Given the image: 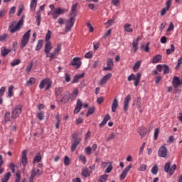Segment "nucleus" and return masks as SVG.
Returning a JSON list of instances; mask_svg holds the SVG:
<instances>
[{
	"label": "nucleus",
	"instance_id": "c85d7f7f",
	"mask_svg": "<svg viewBox=\"0 0 182 182\" xmlns=\"http://www.w3.org/2000/svg\"><path fill=\"white\" fill-rule=\"evenodd\" d=\"M77 9V3L75 4H73L71 7V13H70V15H73V16H76V13Z\"/></svg>",
	"mask_w": 182,
	"mask_h": 182
},
{
	"label": "nucleus",
	"instance_id": "a878e982",
	"mask_svg": "<svg viewBox=\"0 0 182 182\" xmlns=\"http://www.w3.org/2000/svg\"><path fill=\"white\" fill-rule=\"evenodd\" d=\"M78 93H79V90H77V88L75 89L71 93V95H70V99H71V100H75V99L77 97Z\"/></svg>",
	"mask_w": 182,
	"mask_h": 182
},
{
	"label": "nucleus",
	"instance_id": "2f4dec72",
	"mask_svg": "<svg viewBox=\"0 0 182 182\" xmlns=\"http://www.w3.org/2000/svg\"><path fill=\"white\" fill-rule=\"evenodd\" d=\"M131 26L132 25L130 23H126L124 26V31H125V32H133V28Z\"/></svg>",
	"mask_w": 182,
	"mask_h": 182
},
{
	"label": "nucleus",
	"instance_id": "5701e85b",
	"mask_svg": "<svg viewBox=\"0 0 182 182\" xmlns=\"http://www.w3.org/2000/svg\"><path fill=\"white\" fill-rule=\"evenodd\" d=\"M173 87L177 88L179 85H181V80L178 77H174L173 80Z\"/></svg>",
	"mask_w": 182,
	"mask_h": 182
},
{
	"label": "nucleus",
	"instance_id": "393cba45",
	"mask_svg": "<svg viewBox=\"0 0 182 182\" xmlns=\"http://www.w3.org/2000/svg\"><path fill=\"white\" fill-rule=\"evenodd\" d=\"M55 95L57 97L62 96V93L63 92V87H58L55 88Z\"/></svg>",
	"mask_w": 182,
	"mask_h": 182
},
{
	"label": "nucleus",
	"instance_id": "4d7b16f0",
	"mask_svg": "<svg viewBox=\"0 0 182 182\" xmlns=\"http://www.w3.org/2000/svg\"><path fill=\"white\" fill-rule=\"evenodd\" d=\"M79 159L80 161L82 162L83 164H86L87 159H86V156H85V155H80Z\"/></svg>",
	"mask_w": 182,
	"mask_h": 182
},
{
	"label": "nucleus",
	"instance_id": "423d86ee",
	"mask_svg": "<svg viewBox=\"0 0 182 182\" xmlns=\"http://www.w3.org/2000/svg\"><path fill=\"white\" fill-rule=\"evenodd\" d=\"M75 17H70V19L65 21V31L66 32H70L73 25H75Z\"/></svg>",
	"mask_w": 182,
	"mask_h": 182
},
{
	"label": "nucleus",
	"instance_id": "b1692460",
	"mask_svg": "<svg viewBox=\"0 0 182 182\" xmlns=\"http://www.w3.org/2000/svg\"><path fill=\"white\" fill-rule=\"evenodd\" d=\"M109 120H110V115H105L102 122L99 124L100 127H103V126H105V124H106Z\"/></svg>",
	"mask_w": 182,
	"mask_h": 182
},
{
	"label": "nucleus",
	"instance_id": "0eeeda50",
	"mask_svg": "<svg viewBox=\"0 0 182 182\" xmlns=\"http://www.w3.org/2000/svg\"><path fill=\"white\" fill-rule=\"evenodd\" d=\"M22 113V105H18L16 106L14 109L12 111L11 118L16 119Z\"/></svg>",
	"mask_w": 182,
	"mask_h": 182
},
{
	"label": "nucleus",
	"instance_id": "13d9d810",
	"mask_svg": "<svg viewBox=\"0 0 182 182\" xmlns=\"http://www.w3.org/2000/svg\"><path fill=\"white\" fill-rule=\"evenodd\" d=\"M37 117L41 122H42V120H43V117H45V114H43V112H38L37 113Z\"/></svg>",
	"mask_w": 182,
	"mask_h": 182
},
{
	"label": "nucleus",
	"instance_id": "473e14b6",
	"mask_svg": "<svg viewBox=\"0 0 182 182\" xmlns=\"http://www.w3.org/2000/svg\"><path fill=\"white\" fill-rule=\"evenodd\" d=\"M161 61V55L159 54L154 57L152 60V63H159Z\"/></svg>",
	"mask_w": 182,
	"mask_h": 182
},
{
	"label": "nucleus",
	"instance_id": "338daca9",
	"mask_svg": "<svg viewBox=\"0 0 182 182\" xmlns=\"http://www.w3.org/2000/svg\"><path fill=\"white\" fill-rule=\"evenodd\" d=\"M46 85H47L46 87V90H49V89H50V87H52V81H50V80H48Z\"/></svg>",
	"mask_w": 182,
	"mask_h": 182
},
{
	"label": "nucleus",
	"instance_id": "1a4fd4ad",
	"mask_svg": "<svg viewBox=\"0 0 182 182\" xmlns=\"http://www.w3.org/2000/svg\"><path fill=\"white\" fill-rule=\"evenodd\" d=\"M167 148L166 147V145H162L159 147L158 150V156L159 157H166L167 156Z\"/></svg>",
	"mask_w": 182,
	"mask_h": 182
},
{
	"label": "nucleus",
	"instance_id": "4468645a",
	"mask_svg": "<svg viewBox=\"0 0 182 182\" xmlns=\"http://www.w3.org/2000/svg\"><path fill=\"white\" fill-rule=\"evenodd\" d=\"M110 77H112V73H108L107 75H105L100 81L99 85L100 86L103 85H106L108 82V80L110 79Z\"/></svg>",
	"mask_w": 182,
	"mask_h": 182
},
{
	"label": "nucleus",
	"instance_id": "f257e3e1",
	"mask_svg": "<svg viewBox=\"0 0 182 182\" xmlns=\"http://www.w3.org/2000/svg\"><path fill=\"white\" fill-rule=\"evenodd\" d=\"M23 25V16H22L16 23V21H12L9 26V31L10 33H15L21 29V26Z\"/></svg>",
	"mask_w": 182,
	"mask_h": 182
},
{
	"label": "nucleus",
	"instance_id": "412c9836",
	"mask_svg": "<svg viewBox=\"0 0 182 182\" xmlns=\"http://www.w3.org/2000/svg\"><path fill=\"white\" fill-rule=\"evenodd\" d=\"M12 176V173L11 172L6 173L3 178H1V182H8L9 181V178H11V176Z\"/></svg>",
	"mask_w": 182,
	"mask_h": 182
},
{
	"label": "nucleus",
	"instance_id": "e2e57ef3",
	"mask_svg": "<svg viewBox=\"0 0 182 182\" xmlns=\"http://www.w3.org/2000/svg\"><path fill=\"white\" fill-rule=\"evenodd\" d=\"M135 79H137V76L134 75L133 73L128 77L129 82H131V80H135Z\"/></svg>",
	"mask_w": 182,
	"mask_h": 182
},
{
	"label": "nucleus",
	"instance_id": "cd10ccee",
	"mask_svg": "<svg viewBox=\"0 0 182 182\" xmlns=\"http://www.w3.org/2000/svg\"><path fill=\"white\" fill-rule=\"evenodd\" d=\"M140 79H141V74L140 73H137L136 79L135 78L134 85L136 87L139 86V83L140 82Z\"/></svg>",
	"mask_w": 182,
	"mask_h": 182
},
{
	"label": "nucleus",
	"instance_id": "a18cd8bd",
	"mask_svg": "<svg viewBox=\"0 0 182 182\" xmlns=\"http://www.w3.org/2000/svg\"><path fill=\"white\" fill-rule=\"evenodd\" d=\"M149 46H150V42L146 43V46H141V49H144L145 52H149L150 48Z\"/></svg>",
	"mask_w": 182,
	"mask_h": 182
},
{
	"label": "nucleus",
	"instance_id": "37998d69",
	"mask_svg": "<svg viewBox=\"0 0 182 182\" xmlns=\"http://www.w3.org/2000/svg\"><path fill=\"white\" fill-rule=\"evenodd\" d=\"M95 107H90L86 114V117H89V116H90V114H93L95 113Z\"/></svg>",
	"mask_w": 182,
	"mask_h": 182
},
{
	"label": "nucleus",
	"instance_id": "7ed1b4c3",
	"mask_svg": "<svg viewBox=\"0 0 182 182\" xmlns=\"http://www.w3.org/2000/svg\"><path fill=\"white\" fill-rule=\"evenodd\" d=\"M42 176V171L38 168H33L31 171L30 177L28 178L29 182H33L36 177H41Z\"/></svg>",
	"mask_w": 182,
	"mask_h": 182
},
{
	"label": "nucleus",
	"instance_id": "a211bd4d",
	"mask_svg": "<svg viewBox=\"0 0 182 182\" xmlns=\"http://www.w3.org/2000/svg\"><path fill=\"white\" fill-rule=\"evenodd\" d=\"M117 107H119V101L117 100V98H115L112 101V113L116 112V110H117Z\"/></svg>",
	"mask_w": 182,
	"mask_h": 182
},
{
	"label": "nucleus",
	"instance_id": "7c9ffc66",
	"mask_svg": "<svg viewBox=\"0 0 182 182\" xmlns=\"http://www.w3.org/2000/svg\"><path fill=\"white\" fill-rule=\"evenodd\" d=\"M42 46H43V40H39L37 43L35 50H41V49H42Z\"/></svg>",
	"mask_w": 182,
	"mask_h": 182
},
{
	"label": "nucleus",
	"instance_id": "9d476101",
	"mask_svg": "<svg viewBox=\"0 0 182 182\" xmlns=\"http://www.w3.org/2000/svg\"><path fill=\"white\" fill-rule=\"evenodd\" d=\"M70 100V92L69 91H66L64 92L63 96H62L61 100H60V103H63V105H66Z\"/></svg>",
	"mask_w": 182,
	"mask_h": 182
},
{
	"label": "nucleus",
	"instance_id": "de8ad7c7",
	"mask_svg": "<svg viewBox=\"0 0 182 182\" xmlns=\"http://www.w3.org/2000/svg\"><path fill=\"white\" fill-rule=\"evenodd\" d=\"M64 164H65V166H70V159H69V156H65L64 157Z\"/></svg>",
	"mask_w": 182,
	"mask_h": 182
},
{
	"label": "nucleus",
	"instance_id": "603ef678",
	"mask_svg": "<svg viewBox=\"0 0 182 182\" xmlns=\"http://www.w3.org/2000/svg\"><path fill=\"white\" fill-rule=\"evenodd\" d=\"M52 37V33L50 31H48L46 35V42H50V39Z\"/></svg>",
	"mask_w": 182,
	"mask_h": 182
},
{
	"label": "nucleus",
	"instance_id": "0e129e2a",
	"mask_svg": "<svg viewBox=\"0 0 182 182\" xmlns=\"http://www.w3.org/2000/svg\"><path fill=\"white\" fill-rule=\"evenodd\" d=\"M113 170V166L110 164L106 168L105 173H111Z\"/></svg>",
	"mask_w": 182,
	"mask_h": 182
},
{
	"label": "nucleus",
	"instance_id": "8fccbe9b",
	"mask_svg": "<svg viewBox=\"0 0 182 182\" xmlns=\"http://www.w3.org/2000/svg\"><path fill=\"white\" fill-rule=\"evenodd\" d=\"M116 138V134L114 132L111 133L109 136L107 138V141H110Z\"/></svg>",
	"mask_w": 182,
	"mask_h": 182
},
{
	"label": "nucleus",
	"instance_id": "052dcab7",
	"mask_svg": "<svg viewBox=\"0 0 182 182\" xmlns=\"http://www.w3.org/2000/svg\"><path fill=\"white\" fill-rule=\"evenodd\" d=\"M180 65H182V55L180 58L178 59V63L176 66L175 67V69L177 70L180 68Z\"/></svg>",
	"mask_w": 182,
	"mask_h": 182
},
{
	"label": "nucleus",
	"instance_id": "a19ab883",
	"mask_svg": "<svg viewBox=\"0 0 182 182\" xmlns=\"http://www.w3.org/2000/svg\"><path fill=\"white\" fill-rule=\"evenodd\" d=\"M151 173H152V174H154V176H156V174L159 173V166L157 165H154L151 170Z\"/></svg>",
	"mask_w": 182,
	"mask_h": 182
},
{
	"label": "nucleus",
	"instance_id": "dca6fc26",
	"mask_svg": "<svg viewBox=\"0 0 182 182\" xmlns=\"http://www.w3.org/2000/svg\"><path fill=\"white\" fill-rule=\"evenodd\" d=\"M27 156V151L26 150H23L22 151V159H21V164H23V167H26V164H28V158Z\"/></svg>",
	"mask_w": 182,
	"mask_h": 182
},
{
	"label": "nucleus",
	"instance_id": "4be33fe9",
	"mask_svg": "<svg viewBox=\"0 0 182 182\" xmlns=\"http://www.w3.org/2000/svg\"><path fill=\"white\" fill-rule=\"evenodd\" d=\"M37 5H38L37 0H31V4H30V9L32 12L36 11Z\"/></svg>",
	"mask_w": 182,
	"mask_h": 182
},
{
	"label": "nucleus",
	"instance_id": "79ce46f5",
	"mask_svg": "<svg viewBox=\"0 0 182 182\" xmlns=\"http://www.w3.org/2000/svg\"><path fill=\"white\" fill-rule=\"evenodd\" d=\"M42 160V156H41V154H38L36 155L33 160V163L35 164V163H40V161Z\"/></svg>",
	"mask_w": 182,
	"mask_h": 182
},
{
	"label": "nucleus",
	"instance_id": "6ab92c4d",
	"mask_svg": "<svg viewBox=\"0 0 182 182\" xmlns=\"http://www.w3.org/2000/svg\"><path fill=\"white\" fill-rule=\"evenodd\" d=\"M85 77V73H82L81 74L75 75L72 81V83H77L80 79H82Z\"/></svg>",
	"mask_w": 182,
	"mask_h": 182
},
{
	"label": "nucleus",
	"instance_id": "72a5a7b5",
	"mask_svg": "<svg viewBox=\"0 0 182 182\" xmlns=\"http://www.w3.org/2000/svg\"><path fill=\"white\" fill-rule=\"evenodd\" d=\"M141 65V61H137L133 66V69L134 72H137L139 69H140V66Z\"/></svg>",
	"mask_w": 182,
	"mask_h": 182
},
{
	"label": "nucleus",
	"instance_id": "9b49d317",
	"mask_svg": "<svg viewBox=\"0 0 182 182\" xmlns=\"http://www.w3.org/2000/svg\"><path fill=\"white\" fill-rule=\"evenodd\" d=\"M62 14H65V10L58 8L51 13L53 19H58V18H59V15H62Z\"/></svg>",
	"mask_w": 182,
	"mask_h": 182
},
{
	"label": "nucleus",
	"instance_id": "5fc2aeb1",
	"mask_svg": "<svg viewBox=\"0 0 182 182\" xmlns=\"http://www.w3.org/2000/svg\"><path fill=\"white\" fill-rule=\"evenodd\" d=\"M164 75H166V73H169L170 72V68H168V65H164Z\"/></svg>",
	"mask_w": 182,
	"mask_h": 182
},
{
	"label": "nucleus",
	"instance_id": "f704fd0d",
	"mask_svg": "<svg viewBox=\"0 0 182 182\" xmlns=\"http://www.w3.org/2000/svg\"><path fill=\"white\" fill-rule=\"evenodd\" d=\"M60 50H62V44L58 43L56 48L54 49V50L53 52L54 53H55L56 55H58L59 52H60Z\"/></svg>",
	"mask_w": 182,
	"mask_h": 182
},
{
	"label": "nucleus",
	"instance_id": "864d4df0",
	"mask_svg": "<svg viewBox=\"0 0 182 182\" xmlns=\"http://www.w3.org/2000/svg\"><path fill=\"white\" fill-rule=\"evenodd\" d=\"M19 63H21V60L19 59H16L11 63V65L12 67H14L16 66L17 65H19Z\"/></svg>",
	"mask_w": 182,
	"mask_h": 182
},
{
	"label": "nucleus",
	"instance_id": "774afa93",
	"mask_svg": "<svg viewBox=\"0 0 182 182\" xmlns=\"http://www.w3.org/2000/svg\"><path fill=\"white\" fill-rule=\"evenodd\" d=\"M6 38H8V34L4 33L1 36H0V42H4V41H5V39H6Z\"/></svg>",
	"mask_w": 182,
	"mask_h": 182
},
{
	"label": "nucleus",
	"instance_id": "c03bdc74",
	"mask_svg": "<svg viewBox=\"0 0 182 182\" xmlns=\"http://www.w3.org/2000/svg\"><path fill=\"white\" fill-rule=\"evenodd\" d=\"M107 177H109L108 175L107 174H104L102 176H100V180L98 182H106L107 181Z\"/></svg>",
	"mask_w": 182,
	"mask_h": 182
},
{
	"label": "nucleus",
	"instance_id": "4c0bfd02",
	"mask_svg": "<svg viewBox=\"0 0 182 182\" xmlns=\"http://www.w3.org/2000/svg\"><path fill=\"white\" fill-rule=\"evenodd\" d=\"M176 50V47H174V44L171 45V48L166 50V55H171L173 52Z\"/></svg>",
	"mask_w": 182,
	"mask_h": 182
},
{
	"label": "nucleus",
	"instance_id": "e433bc0d",
	"mask_svg": "<svg viewBox=\"0 0 182 182\" xmlns=\"http://www.w3.org/2000/svg\"><path fill=\"white\" fill-rule=\"evenodd\" d=\"M37 16H36V22H37V26H41V20L42 19L41 16V11H37Z\"/></svg>",
	"mask_w": 182,
	"mask_h": 182
},
{
	"label": "nucleus",
	"instance_id": "f8f14e48",
	"mask_svg": "<svg viewBox=\"0 0 182 182\" xmlns=\"http://www.w3.org/2000/svg\"><path fill=\"white\" fill-rule=\"evenodd\" d=\"M133 167V165L129 164L128 166H127L122 173L119 176V180H124L127 176V173L130 171V169Z\"/></svg>",
	"mask_w": 182,
	"mask_h": 182
},
{
	"label": "nucleus",
	"instance_id": "20e7f679",
	"mask_svg": "<svg viewBox=\"0 0 182 182\" xmlns=\"http://www.w3.org/2000/svg\"><path fill=\"white\" fill-rule=\"evenodd\" d=\"M176 168H177V166L173 164L171 166V162L168 161L165 164L164 171L166 173H168V174H171V176H173V174H174V171H176Z\"/></svg>",
	"mask_w": 182,
	"mask_h": 182
},
{
	"label": "nucleus",
	"instance_id": "680f3d73",
	"mask_svg": "<svg viewBox=\"0 0 182 182\" xmlns=\"http://www.w3.org/2000/svg\"><path fill=\"white\" fill-rule=\"evenodd\" d=\"M33 66V63H31L30 64H28V65L27 66V68L26 69V73H29V72H31V70H32Z\"/></svg>",
	"mask_w": 182,
	"mask_h": 182
},
{
	"label": "nucleus",
	"instance_id": "c9c22d12",
	"mask_svg": "<svg viewBox=\"0 0 182 182\" xmlns=\"http://www.w3.org/2000/svg\"><path fill=\"white\" fill-rule=\"evenodd\" d=\"M82 176L83 177H89L90 176V172H89V169L87 168H85L82 171Z\"/></svg>",
	"mask_w": 182,
	"mask_h": 182
},
{
	"label": "nucleus",
	"instance_id": "3c124183",
	"mask_svg": "<svg viewBox=\"0 0 182 182\" xmlns=\"http://www.w3.org/2000/svg\"><path fill=\"white\" fill-rule=\"evenodd\" d=\"M36 82V79H35V77H31L28 81H27V85H35V83Z\"/></svg>",
	"mask_w": 182,
	"mask_h": 182
},
{
	"label": "nucleus",
	"instance_id": "f3484780",
	"mask_svg": "<svg viewBox=\"0 0 182 182\" xmlns=\"http://www.w3.org/2000/svg\"><path fill=\"white\" fill-rule=\"evenodd\" d=\"M113 60L108 58L107 60V66L103 68L104 70H112V69H113Z\"/></svg>",
	"mask_w": 182,
	"mask_h": 182
},
{
	"label": "nucleus",
	"instance_id": "6e6d98bb",
	"mask_svg": "<svg viewBox=\"0 0 182 182\" xmlns=\"http://www.w3.org/2000/svg\"><path fill=\"white\" fill-rule=\"evenodd\" d=\"M146 168H147V166L144 164H141L138 168V171H146Z\"/></svg>",
	"mask_w": 182,
	"mask_h": 182
},
{
	"label": "nucleus",
	"instance_id": "6e6552de",
	"mask_svg": "<svg viewBox=\"0 0 182 182\" xmlns=\"http://www.w3.org/2000/svg\"><path fill=\"white\" fill-rule=\"evenodd\" d=\"M71 66H75L76 69H79L80 66H82V61L80 60V58L79 57H75L74 58L71 63H70Z\"/></svg>",
	"mask_w": 182,
	"mask_h": 182
},
{
	"label": "nucleus",
	"instance_id": "58836bf2",
	"mask_svg": "<svg viewBox=\"0 0 182 182\" xmlns=\"http://www.w3.org/2000/svg\"><path fill=\"white\" fill-rule=\"evenodd\" d=\"M8 97H11L14 96V85H10L8 89Z\"/></svg>",
	"mask_w": 182,
	"mask_h": 182
},
{
	"label": "nucleus",
	"instance_id": "49530a36",
	"mask_svg": "<svg viewBox=\"0 0 182 182\" xmlns=\"http://www.w3.org/2000/svg\"><path fill=\"white\" fill-rule=\"evenodd\" d=\"M64 77H65V82H67V83H69V82H70V80L72 79V77H70V74H69L68 73H65Z\"/></svg>",
	"mask_w": 182,
	"mask_h": 182
},
{
	"label": "nucleus",
	"instance_id": "bf43d9fd",
	"mask_svg": "<svg viewBox=\"0 0 182 182\" xmlns=\"http://www.w3.org/2000/svg\"><path fill=\"white\" fill-rule=\"evenodd\" d=\"M85 151L86 154H87L88 156H90L92 154V148L90 146L86 147L85 149Z\"/></svg>",
	"mask_w": 182,
	"mask_h": 182
},
{
	"label": "nucleus",
	"instance_id": "aec40b11",
	"mask_svg": "<svg viewBox=\"0 0 182 182\" xmlns=\"http://www.w3.org/2000/svg\"><path fill=\"white\" fill-rule=\"evenodd\" d=\"M9 53H11V49H7L6 47H2L1 48V55L3 58H5Z\"/></svg>",
	"mask_w": 182,
	"mask_h": 182
},
{
	"label": "nucleus",
	"instance_id": "ea45409f",
	"mask_svg": "<svg viewBox=\"0 0 182 182\" xmlns=\"http://www.w3.org/2000/svg\"><path fill=\"white\" fill-rule=\"evenodd\" d=\"M11 120V112H6L4 114V122L7 123V122H9Z\"/></svg>",
	"mask_w": 182,
	"mask_h": 182
},
{
	"label": "nucleus",
	"instance_id": "2eb2a0df",
	"mask_svg": "<svg viewBox=\"0 0 182 182\" xmlns=\"http://www.w3.org/2000/svg\"><path fill=\"white\" fill-rule=\"evenodd\" d=\"M132 100L130 95H127L124 101V112H127L129 110V102Z\"/></svg>",
	"mask_w": 182,
	"mask_h": 182
},
{
	"label": "nucleus",
	"instance_id": "09e8293b",
	"mask_svg": "<svg viewBox=\"0 0 182 182\" xmlns=\"http://www.w3.org/2000/svg\"><path fill=\"white\" fill-rule=\"evenodd\" d=\"M159 133H160V129H159V128L155 129L154 133V140H157Z\"/></svg>",
	"mask_w": 182,
	"mask_h": 182
},
{
	"label": "nucleus",
	"instance_id": "ddd939ff",
	"mask_svg": "<svg viewBox=\"0 0 182 182\" xmlns=\"http://www.w3.org/2000/svg\"><path fill=\"white\" fill-rule=\"evenodd\" d=\"M52 50V43L50 41H46L44 52L46 54V58L49 56V53Z\"/></svg>",
	"mask_w": 182,
	"mask_h": 182
},
{
	"label": "nucleus",
	"instance_id": "69168bd1",
	"mask_svg": "<svg viewBox=\"0 0 182 182\" xmlns=\"http://www.w3.org/2000/svg\"><path fill=\"white\" fill-rule=\"evenodd\" d=\"M57 54H55L54 52L51 53L50 55L48 54V58H50V62H52L53 59H55V57Z\"/></svg>",
	"mask_w": 182,
	"mask_h": 182
},
{
	"label": "nucleus",
	"instance_id": "c756f323",
	"mask_svg": "<svg viewBox=\"0 0 182 182\" xmlns=\"http://www.w3.org/2000/svg\"><path fill=\"white\" fill-rule=\"evenodd\" d=\"M49 81V78H45L43 79L40 84H39V87L41 90L43 89V87H45V85H47L48 82Z\"/></svg>",
	"mask_w": 182,
	"mask_h": 182
},
{
	"label": "nucleus",
	"instance_id": "39448f33",
	"mask_svg": "<svg viewBox=\"0 0 182 182\" xmlns=\"http://www.w3.org/2000/svg\"><path fill=\"white\" fill-rule=\"evenodd\" d=\"M72 137L73 139V141L71 145V151H75L80 143V138L77 137V134L76 133L73 134Z\"/></svg>",
	"mask_w": 182,
	"mask_h": 182
},
{
	"label": "nucleus",
	"instance_id": "f03ea898",
	"mask_svg": "<svg viewBox=\"0 0 182 182\" xmlns=\"http://www.w3.org/2000/svg\"><path fill=\"white\" fill-rule=\"evenodd\" d=\"M31 30H28L25 33V34L22 36L21 43H20V48L21 49H23L28 43H29V38H31Z\"/></svg>",
	"mask_w": 182,
	"mask_h": 182
},
{
	"label": "nucleus",
	"instance_id": "bb28decb",
	"mask_svg": "<svg viewBox=\"0 0 182 182\" xmlns=\"http://www.w3.org/2000/svg\"><path fill=\"white\" fill-rule=\"evenodd\" d=\"M138 132L139 133L141 137L143 138L144 136H146V134H147V129L144 127L139 128Z\"/></svg>",
	"mask_w": 182,
	"mask_h": 182
}]
</instances>
